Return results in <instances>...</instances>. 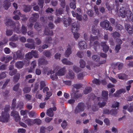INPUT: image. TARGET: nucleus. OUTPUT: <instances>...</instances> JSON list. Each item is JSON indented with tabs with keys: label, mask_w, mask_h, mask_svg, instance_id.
Returning <instances> with one entry per match:
<instances>
[{
	"label": "nucleus",
	"mask_w": 133,
	"mask_h": 133,
	"mask_svg": "<svg viewBox=\"0 0 133 133\" xmlns=\"http://www.w3.org/2000/svg\"><path fill=\"white\" fill-rule=\"evenodd\" d=\"M10 106L8 105H6L4 108L2 110L1 116L0 117V121L4 122L8 121L9 115L8 111L9 110Z\"/></svg>",
	"instance_id": "nucleus-1"
},
{
	"label": "nucleus",
	"mask_w": 133,
	"mask_h": 133,
	"mask_svg": "<svg viewBox=\"0 0 133 133\" xmlns=\"http://www.w3.org/2000/svg\"><path fill=\"white\" fill-rule=\"evenodd\" d=\"M119 12L122 17L124 18L127 16L129 20H131L133 22V16H132L131 12L129 9L122 7L120 9Z\"/></svg>",
	"instance_id": "nucleus-2"
},
{
	"label": "nucleus",
	"mask_w": 133,
	"mask_h": 133,
	"mask_svg": "<svg viewBox=\"0 0 133 133\" xmlns=\"http://www.w3.org/2000/svg\"><path fill=\"white\" fill-rule=\"evenodd\" d=\"M100 26L103 28H105L106 30L111 31L112 30V27L109 25V22L106 20L101 22L100 23Z\"/></svg>",
	"instance_id": "nucleus-3"
},
{
	"label": "nucleus",
	"mask_w": 133,
	"mask_h": 133,
	"mask_svg": "<svg viewBox=\"0 0 133 133\" xmlns=\"http://www.w3.org/2000/svg\"><path fill=\"white\" fill-rule=\"evenodd\" d=\"M98 39L97 36L95 37H92V36H91V37L90 39V46H94V48L95 49V47L99 45V44L97 41H95L93 42V41L97 39Z\"/></svg>",
	"instance_id": "nucleus-4"
},
{
	"label": "nucleus",
	"mask_w": 133,
	"mask_h": 133,
	"mask_svg": "<svg viewBox=\"0 0 133 133\" xmlns=\"http://www.w3.org/2000/svg\"><path fill=\"white\" fill-rule=\"evenodd\" d=\"M84 110V104L83 103H79L75 110V113L77 114L81 111H83Z\"/></svg>",
	"instance_id": "nucleus-5"
},
{
	"label": "nucleus",
	"mask_w": 133,
	"mask_h": 133,
	"mask_svg": "<svg viewBox=\"0 0 133 133\" xmlns=\"http://www.w3.org/2000/svg\"><path fill=\"white\" fill-rule=\"evenodd\" d=\"M102 98L98 97L97 99L99 101H100L101 100L107 101L108 98V91H103L102 92Z\"/></svg>",
	"instance_id": "nucleus-6"
},
{
	"label": "nucleus",
	"mask_w": 133,
	"mask_h": 133,
	"mask_svg": "<svg viewBox=\"0 0 133 133\" xmlns=\"http://www.w3.org/2000/svg\"><path fill=\"white\" fill-rule=\"evenodd\" d=\"M11 116H13L15 121L16 122L19 121L20 118L18 112L16 111H13L11 112Z\"/></svg>",
	"instance_id": "nucleus-7"
},
{
	"label": "nucleus",
	"mask_w": 133,
	"mask_h": 133,
	"mask_svg": "<svg viewBox=\"0 0 133 133\" xmlns=\"http://www.w3.org/2000/svg\"><path fill=\"white\" fill-rule=\"evenodd\" d=\"M92 58L95 61V64L97 66H99L101 64L104 63L105 62V61H103L102 62H100L99 61V58L97 55L92 56Z\"/></svg>",
	"instance_id": "nucleus-8"
},
{
	"label": "nucleus",
	"mask_w": 133,
	"mask_h": 133,
	"mask_svg": "<svg viewBox=\"0 0 133 133\" xmlns=\"http://www.w3.org/2000/svg\"><path fill=\"white\" fill-rule=\"evenodd\" d=\"M27 41L28 42L32 43V44H31L29 43L26 44L25 45V46L31 49H34L35 46L34 40L31 38H29L27 39Z\"/></svg>",
	"instance_id": "nucleus-9"
},
{
	"label": "nucleus",
	"mask_w": 133,
	"mask_h": 133,
	"mask_svg": "<svg viewBox=\"0 0 133 133\" xmlns=\"http://www.w3.org/2000/svg\"><path fill=\"white\" fill-rule=\"evenodd\" d=\"M24 55L20 51L18 50L16 52L14 53L13 58L14 59L16 60L17 58H22Z\"/></svg>",
	"instance_id": "nucleus-10"
},
{
	"label": "nucleus",
	"mask_w": 133,
	"mask_h": 133,
	"mask_svg": "<svg viewBox=\"0 0 133 133\" xmlns=\"http://www.w3.org/2000/svg\"><path fill=\"white\" fill-rule=\"evenodd\" d=\"M79 29V26L76 23H73L71 26V31L73 33H75L77 32Z\"/></svg>",
	"instance_id": "nucleus-11"
},
{
	"label": "nucleus",
	"mask_w": 133,
	"mask_h": 133,
	"mask_svg": "<svg viewBox=\"0 0 133 133\" xmlns=\"http://www.w3.org/2000/svg\"><path fill=\"white\" fill-rule=\"evenodd\" d=\"M22 120L28 125H32L34 124L33 120L29 119L26 116H24Z\"/></svg>",
	"instance_id": "nucleus-12"
},
{
	"label": "nucleus",
	"mask_w": 133,
	"mask_h": 133,
	"mask_svg": "<svg viewBox=\"0 0 133 133\" xmlns=\"http://www.w3.org/2000/svg\"><path fill=\"white\" fill-rule=\"evenodd\" d=\"M125 89H121L116 91L115 93L114 94V96L115 97H118L119 95L122 93H124L125 92Z\"/></svg>",
	"instance_id": "nucleus-13"
},
{
	"label": "nucleus",
	"mask_w": 133,
	"mask_h": 133,
	"mask_svg": "<svg viewBox=\"0 0 133 133\" xmlns=\"http://www.w3.org/2000/svg\"><path fill=\"white\" fill-rule=\"evenodd\" d=\"M12 59V57L7 56L6 57L3 56L2 57L0 58V60L2 62H5V63H7L11 60Z\"/></svg>",
	"instance_id": "nucleus-14"
},
{
	"label": "nucleus",
	"mask_w": 133,
	"mask_h": 133,
	"mask_svg": "<svg viewBox=\"0 0 133 133\" xmlns=\"http://www.w3.org/2000/svg\"><path fill=\"white\" fill-rule=\"evenodd\" d=\"M71 47L70 45H68L67 46L66 50L65 52V56L68 57L71 53Z\"/></svg>",
	"instance_id": "nucleus-15"
},
{
	"label": "nucleus",
	"mask_w": 133,
	"mask_h": 133,
	"mask_svg": "<svg viewBox=\"0 0 133 133\" xmlns=\"http://www.w3.org/2000/svg\"><path fill=\"white\" fill-rule=\"evenodd\" d=\"M66 71V70L65 68H62L59 70L57 74L58 76H62L65 74Z\"/></svg>",
	"instance_id": "nucleus-16"
},
{
	"label": "nucleus",
	"mask_w": 133,
	"mask_h": 133,
	"mask_svg": "<svg viewBox=\"0 0 133 133\" xmlns=\"http://www.w3.org/2000/svg\"><path fill=\"white\" fill-rule=\"evenodd\" d=\"M79 47L82 49H85L87 48V46L85 42L83 41H81L78 43Z\"/></svg>",
	"instance_id": "nucleus-17"
},
{
	"label": "nucleus",
	"mask_w": 133,
	"mask_h": 133,
	"mask_svg": "<svg viewBox=\"0 0 133 133\" xmlns=\"http://www.w3.org/2000/svg\"><path fill=\"white\" fill-rule=\"evenodd\" d=\"M71 19L69 18L68 19L64 18L63 19V24L65 26H68L71 22Z\"/></svg>",
	"instance_id": "nucleus-18"
},
{
	"label": "nucleus",
	"mask_w": 133,
	"mask_h": 133,
	"mask_svg": "<svg viewBox=\"0 0 133 133\" xmlns=\"http://www.w3.org/2000/svg\"><path fill=\"white\" fill-rule=\"evenodd\" d=\"M11 3L8 0H6L4 2L3 6L4 9L7 10L8 9L11 5Z\"/></svg>",
	"instance_id": "nucleus-19"
},
{
	"label": "nucleus",
	"mask_w": 133,
	"mask_h": 133,
	"mask_svg": "<svg viewBox=\"0 0 133 133\" xmlns=\"http://www.w3.org/2000/svg\"><path fill=\"white\" fill-rule=\"evenodd\" d=\"M91 32L95 35H97L99 36V33L98 32V30L96 26H93L91 29Z\"/></svg>",
	"instance_id": "nucleus-20"
},
{
	"label": "nucleus",
	"mask_w": 133,
	"mask_h": 133,
	"mask_svg": "<svg viewBox=\"0 0 133 133\" xmlns=\"http://www.w3.org/2000/svg\"><path fill=\"white\" fill-rule=\"evenodd\" d=\"M36 62L35 61H33L31 64V67L30 69L28 70V72H31L33 71L34 69L36 67Z\"/></svg>",
	"instance_id": "nucleus-21"
},
{
	"label": "nucleus",
	"mask_w": 133,
	"mask_h": 133,
	"mask_svg": "<svg viewBox=\"0 0 133 133\" xmlns=\"http://www.w3.org/2000/svg\"><path fill=\"white\" fill-rule=\"evenodd\" d=\"M46 114L50 117H52L54 116V113L51 108H50L47 110Z\"/></svg>",
	"instance_id": "nucleus-22"
},
{
	"label": "nucleus",
	"mask_w": 133,
	"mask_h": 133,
	"mask_svg": "<svg viewBox=\"0 0 133 133\" xmlns=\"http://www.w3.org/2000/svg\"><path fill=\"white\" fill-rule=\"evenodd\" d=\"M23 7V10L25 12H29L32 8V7L30 5H24Z\"/></svg>",
	"instance_id": "nucleus-23"
},
{
	"label": "nucleus",
	"mask_w": 133,
	"mask_h": 133,
	"mask_svg": "<svg viewBox=\"0 0 133 133\" xmlns=\"http://www.w3.org/2000/svg\"><path fill=\"white\" fill-rule=\"evenodd\" d=\"M125 28L128 32L131 33L133 31V26H130L129 24H127L125 25Z\"/></svg>",
	"instance_id": "nucleus-24"
},
{
	"label": "nucleus",
	"mask_w": 133,
	"mask_h": 133,
	"mask_svg": "<svg viewBox=\"0 0 133 133\" xmlns=\"http://www.w3.org/2000/svg\"><path fill=\"white\" fill-rule=\"evenodd\" d=\"M101 45L103 47V50L104 52H106L108 51L109 47L106 45L105 42H102Z\"/></svg>",
	"instance_id": "nucleus-25"
},
{
	"label": "nucleus",
	"mask_w": 133,
	"mask_h": 133,
	"mask_svg": "<svg viewBox=\"0 0 133 133\" xmlns=\"http://www.w3.org/2000/svg\"><path fill=\"white\" fill-rule=\"evenodd\" d=\"M75 77L74 73L72 71H69L68 74L67 75L66 77L69 79H73Z\"/></svg>",
	"instance_id": "nucleus-26"
},
{
	"label": "nucleus",
	"mask_w": 133,
	"mask_h": 133,
	"mask_svg": "<svg viewBox=\"0 0 133 133\" xmlns=\"http://www.w3.org/2000/svg\"><path fill=\"white\" fill-rule=\"evenodd\" d=\"M62 62L63 64L66 65H71L72 64V63L69 61L67 60L66 59L64 58L62 60Z\"/></svg>",
	"instance_id": "nucleus-27"
},
{
	"label": "nucleus",
	"mask_w": 133,
	"mask_h": 133,
	"mask_svg": "<svg viewBox=\"0 0 133 133\" xmlns=\"http://www.w3.org/2000/svg\"><path fill=\"white\" fill-rule=\"evenodd\" d=\"M44 33L45 35L49 36L52 35L53 33L52 31H50L48 28H46L44 30Z\"/></svg>",
	"instance_id": "nucleus-28"
},
{
	"label": "nucleus",
	"mask_w": 133,
	"mask_h": 133,
	"mask_svg": "<svg viewBox=\"0 0 133 133\" xmlns=\"http://www.w3.org/2000/svg\"><path fill=\"white\" fill-rule=\"evenodd\" d=\"M33 17L30 18V20H32V21H36V19L39 17V15L37 13H35L32 14Z\"/></svg>",
	"instance_id": "nucleus-29"
},
{
	"label": "nucleus",
	"mask_w": 133,
	"mask_h": 133,
	"mask_svg": "<svg viewBox=\"0 0 133 133\" xmlns=\"http://www.w3.org/2000/svg\"><path fill=\"white\" fill-rule=\"evenodd\" d=\"M35 28L37 31H40L41 29L40 24L37 22L36 23L35 25Z\"/></svg>",
	"instance_id": "nucleus-30"
},
{
	"label": "nucleus",
	"mask_w": 133,
	"mask_h": 133,
	"mask_svg": "<svg viewBox=\"0 0 133 133\" xmlns=\"http://www.w3.org/2000/svg\"><path fill=\"white\" fill-rule=\"evenodd\" d=\"M23 65V63L22 62L20 61L16 62L15 64L16 66L18 68H22Z\"/></svg>",
	"instance_id": "nucleus-31"
},
{
	"label": "nucleus",
	"mask_w": 133,
	"mask_h": 133,
	"mask_svg": "<svg viewBox=\"0 0 133 133\" xmlns=\"http://www.w3.org/2000/svg\"><path fill=\"white\" fill-rule=\"evenodd\" d=\"M91 89H92L90 87H86L83 91V93L85 94H87L91 91Z\"/></svg>",
	"instance_id": "nucleus-32"
},
{
	"label": "nucleus",
	"mask_w": 133,
	"mask_h": 133,
	"mask_svg": "<svg viewBox=\"0 0 133 133\" xmlns=\"http://www.w3.org/2000/svg\"><path fill=\"white\" fill-rule=\"evenodd\" d=\"M118 78L120 79H124L127 78V76L124 74H120L118 75Z\"/></svg>",
	"instance_id": "nucleus-33"
},
{
	"label": "nucleus",
	"mask_w": 133,
	"mask_h": 133,
	"mask_svg": "<svg viewBox=\"0 0 133 133\" xmlns=\"http://www.w3.org/2000/svg\"><path fill=\"white\" fill-rule=\"evenodd\" d=\"M102 101V102H98V105L100 107H104L106 104V102L107 101H105L101 100L100 101Z\"/></svg>",
	"instance_id": "nucleus-34"
},
{
	"label": "nucleus",
	"mask_w": 133,
	"mask_h": 133,
	"mask_svg": "<svg viewBox=\"0 0 133 133\" xmlns=\"http://www.w3.org/2000/svg\"><path fill=\"white\" fill-rule=\"evenodd\" d=\"M47 63V61L44 59H40L38 61L39 66L40 64L44 65L46 64Z\"/></svg>",
	"instance_id": "nucleus-35"
},
{
	"label": "nucleus",
	"mask_w": 133,
	"mask_h": 133,
	"mask_svg": "<svg viewBox=\"0 0 133 133\" xmlns=\"http://www.w3.org/2000/svg\"><path fill=\"white\" fill-rule=\"evenodd\" d=\"M41 120L39 119L36 118L33 120V123L38 125L40 124L41 123Z\"/></svg>",
	"instance_id": "nucleus-36"
},
{
	"label": "nucleus",
	"mask_w": 133,
	"mask_h": 133,
	"mask_svg": "<svg viewBox=\"0 0 133 133\" xmlns=\"http://www.w3.org/2000/svg\"><path fill=\"white\" fill-rule=\"evenodd\" d=\"M80 66L81 68H84L85 65V63L83 59H81L79 61Z\"/></svg>",
	"instance_id": "nucleus-37"
},
{
	"label": "nucleus",
	"mask_w": 133,
	"mask_h": 133,
	"mask_svg": "<svg viewBox=\"0 0 133 133\" xmlns=\"http://www.w3.org/2000/svg\"><path fill=\"white\" fill-rule=\"evenodd\" d=\"M31 90V88L30 87H25L23 89L24 93H29Z\"/></svg>",
	"instance_id": "nucleus-38"
},
{
	"label": "nucleus",
	"mask_w": 133,
	"mask_h": 133,
	"mask_svg": "<svg viewBox=\"0 0 133 133\" xmlns=\"http://www.w3.org/2000/svg\"><path fill=\"white\" fill-rule=\"evenodd\" d=\"M18 39V37L16 35L12 36L11 38L9 39V40L11 41H16Z\"/></svg>",
	"instance_id": "nucleus-39"
},
{
	"label": "nucleus",
	"mask_w": 133,
	"mask_h": 133,
	"mask_svg": "<svg viewBox=\"0 0 133 133\" xmlns=\"http://www.w3.org/2000/svg\"><path fill=\"white\" fill-rule=\"evenodd\" d=\"M20 74H17L14 77V80L15 82H17L19 79Z\"/></svg>",
	"instance_id": "nucleus-40"
},
{
	"label": "nucleus",
	"mask_w": 133,
	"mask_h": 133,
	"mask_svg": "<svg viewBox=\"0 0 133 133\" xmlns=\"http://www.w3.org/2000/svg\"><path fill=\"white\" fill-rule=\"evenodd\" d=\"M16 25V27L14 29L15 30L17 33H19L21 32V31L19 30V25L18 24H17Z\"/></svg>",
	"instance_id": "nucleus-41"
},
{
	"label": "nucleus",
	"mask_w": 133,
	"mask_h": 133,
	"mask_svg": "<svg viewBox=\"0 0 133 133\" xmlns=\"http://www.w3.org/2000/svg\"><path fill=\"white\" fill-rule=\"evenodd\" d=\"M26 58L27 59H30L32 58L33 56L31 52H29L26 55Z\"/></svg>",
	"instance_id": "nucleus-42"
},
{
	"label": "nucleus",
	"mask_w": 133,
	"mask_h": 133,
	"mask_svg": "<svg viewBox=\"0 0 133 133\" xmlns=\"http://www.w3.org/2000/svg\"><path fill=\"white\" fill-rule=\"evenodd\" d=\"M43 54L46 57H49L51 56V54L50 52L49 51H45L43 52Z\"/></svg>",
	"instance_id": "nucleus-43"
},
{
	"label": "nucleus",
	"mask_w": 133,
	"mask_h": 133,
	"mask_svg": "<svg viewBox=\"0 0 133 133\" xmlns=\"http://www.w3.org/2000/svg\"><path fill=\"white\" fill-rule=\"evenodd\" d=\"M32 56H34L35 58H37L38 57V54L37 51L35 50H32L31 52Z\"/></svg>",
	"instance_id": "nucleus-44"
},
{
	"label": "nucleus",
	"mask_w": 133,
	"mask_h": 133,
	"mask_svg": "<svg viewBox=\"0 0 133 133\" xmlns=\"http://www.w3.org/2000/svg\"><path fill=\"white\" fill-rule=\"evenodd\" d=\"M63 10L62 8H60L56 10V14L58 15L59 14H61L63 13Z\"/></svg>",
	"instance_id": "nucleus-45"
},
{
	"label": "nucleus",
	"mask_w": 133,
	"mask_h": 133,
	"mask_svg": "<svg viewBox=\"0 0 133 133\" xmlns=\"http://www.w3.org/2000/svg\"><path fill=\"white\" fill-rule=\"evenodd\" d=\"M12 23V22L11 19H7L5 20V24L6 25H11Z\"/></svg>",
	"instance_id": "nucleus-46"
},
{
	"label": "nucleus",
	"mask_w": 133,
	"mask_h": 133,
	"mask_svg": "<svg viewBox=\"0 0 133 133\" xmlns=\"http://www.w3.org/2000/svg\"><path fill=\"white\" fill-rule=\"evenodd\" d=\"M44 0H39L38 4L39 5L41 8H43V4L44 3Z\"/></svg>",
	"instance_id": "nucleus-47"
},
{
	"label": "nucleus",
	"mask_w": 133,
	"mask_h": 133,
	"mask_svg": "<svg viewBox=\"0 0 133 133\" xmlns=\"http://www.w3.org/2000/svg\"><path fill=\"white\" fill-rule=\"evenodd\" d=\"M116 65L118 66V70L121 69L123 66V64L122 63L119 62L117 63Z\"/></svg>",
	"instance_id": "nucleus-48"
},
{
	"label": "nucleus",
	"mask_w": 133,
	"mask_h": 133,
	"mask_svg": "<svg viewBox=\"0 0 133 133\" xmlns=\"http://www.w3.org/2000/svg\"><path fill=\"white\" fill-rule=\"evenodd\" d=\"M27 30L26 29L25 27L23 25L22 27V29L21 30V32L22 34L25 35L26 33Z\"/></svg>",
	"instance_id": "nucleus-49"
},
{
	"label": "nucleus",
	"mask_w": 133,
	"mask_h": 133,
	"mask_svg": "<svg viewBox=\"0 0 133 133\" xmlns=\"http://www.w3.org/2000/svg\"><path fill=\"white\" fill-rule=\"evenodd\" d=\"M36 112L34 111H31L29 114V116L31 117L34 116L36 115Z\"/></svg>",
	"instance_id": "nucleus-50"
},
{
	"label": "nucleus",
	"mask_w": 133,
	"mask_h": 133,
	"mask_svg": "<svg viewBox=\"0 0 133 133\" xmlns=\"http://www.w3.org/2000/svg\"><path fill=\"white\" fill-rule=\"evenodd\" d=\"M12 34V31L10 30H7L6 31V34L8 36L11 35Z\"/></svg>",
	"instance_id": "nucleus-51"
},
{
	"label": "nucleus",
	"mask_w": 133,
	"mask_h": 133,
	"mask_svg": "<svg viewBox=\"0 0 133 133\" xmlns=\"http://www.w3.org/2000/svg\"><path fill=\"white\" fill-rule=\"evenodd\" d=\"M104 123L107 125H109L110 124L109 120L107 118H105L104 120Z\"/></svg>",
	"instance_id": "nucleus-52"
},
{
	"label": "nucleus",
	"mask_w": 133,
	"mask_h": 133,
	"mask_svg": "<svg viewBox=\"0 0 133 133\" xmlns=\"http://www.w3.org/2000/svg\"><path fill=\"white\" fill-rule=\"evenodd\" d=\"M6 76L5 72H2L0 74V79L5 78Z\"/></svg>",
	"instance_id": "nucleus-53"
},
{
	"label": "nucleus",
	"mask_w": 133,
	"mask_h": 133,
	"mask_svg": "<svg viewBox=\"0 0 133 133\" xmlns=\"http://www.w3.org/2000/svg\"><path fill=\"white\" fill-rule=\"evenodd\" d=\"M92 82L93 83L97 85L101 83V82L96 79H95Z\"/></svg>",
	"instance_id": "nucleus-54"
},
{
	"label": "nucleus",
	"mask_w": 133,
	"mask_h": 133,
	"mask_svg": "<svg viewBox=\"0 0 133 133\" xmlns=\"http://www.w3.org/2000/svg\"><path fill=\"white\" fill-rule=\"evenodd\" d=\"M19 86V84H18L14 85L13 87V90L15 91H17L18 90Z\"/></svg>",
	"instance_id": "nucleus-55"
},
{
	"label": "nucleus",
	"mask_w": 133,
	"mask_h": 133,
	"mask_svg": "<svg viewBox=\"0 0 133 133\" xmlns=\"http://www.w3.org/2000/svg\"><path fill=\"white\" fill-rule=\"evenodd\" d=\"M119 103L116 102L113 104L112 105V107L114 108L118 107L119 105Z\"/></svg>",
	"instance_id": "nucleus-56"
},
{
	"label": "nucleus",
	"mask_w": 133,
	"mask_h": 133,
	"mask_svg": "<svg viewBox=\"0 0 133 133\" xmlns=\"http://www.w3.org/2000/svg\"><path fill=\"white\" fill-rule=\"evenodd\" d=\"M51 78L52 79L54 80H56L58 78L57 75L56 74L51 75Z\"/></svg>",
	"instance_id": "nucleus-57"
},
{
	"label": "nucleus",
	"mask_w": 133,
	"mask_h": 133,
	"mask_svg": "<svg viewBox=\"0 0 133 133\" xmlns=\"http://www.w3.org/2000/svg\"><path fill=\"white\" fill-rule=\"evenodd\" d=\"M42 95L40 93H39L38 92V91L36 93V98L40 99L42 98Z\"/></svg>",
	"instance_id": "nucleus-58"
},
{
	"label": "nucleus",
	"mask_w": 133,
	"mask_h": 133,
	"mask_svg": "<svg viewBox=\"0 0 133 133\" xmlns=\"http://www.w3.org/2000/svg\"><path fill=\"white\" fill-rule=\"evenodd\" d=\"M73 70L76 72H78L81 71V69L76 66H73Z\"/></svg>",
	"instance_id": "nucleus-59"
},
{
	"label": "nucleus",
	"mask_w": 133,
	"mask_h": 133,
	"mask_svg": "<svg viewBox=\"0 0 133 133\" xmlns=\"http://www.w3.org/2000/svg\"><path fill=\"white\" fill-rule=\"evenodd\" d=\"M87 14L90 16H92L94 15V13L93 11L90 10H88L87 11Z\"/></svg>",
	"instance_id": "nucleus-60"
},
{
	"label": "nucleus",
	"mask_w": 133,
	"mask_h": 133,
	"mask_svg": "<svg viewBox=\"0 0 133 133\" xmlns=\"http://www.w3.org/2000/svg\"><path fill=\"white\" fill-rule=\"evenodd\" d=\"M45 86V84L44 82L41 81L40 83V90H42L43 88Z\"/></svg>",
	"instance_id": "nucleus-61"
},
{
	"label": "nucleus",
	"mask_w": 133,
	"mask_h": 133,
	"mask_svg": "<svg viewBox=\"0 0 133 133\" xmlns=\"http://www.w3.org/2000/svg\"><path fill=\"white\" fill-rule=\"evenodd\" d=\"M17 72V70H16L15 69L13 70H12L10 71L9 72V74L11 76H12L14 75Z\"/></svg>",
	"instance_id": "nucleus-62"
},
{
	"label": "nucleus",
	"mask_w": 133,
	"mask_h": 133,
	"mask_svg": "<svg viewBox=\"0 0 133 133\" xmlns=\"http://www.w3.org/2000/svg\"><path fill=\"white\" fill-rule=\"evenodd\" d=\"M117 112V110L116 109L112 110L110 111V114L112 115H114L116 114Z\"/></svg>",
	"instance_id": "nucleus-63"
},
{
	"label": "nucleus",
	"mask_w": 133,
	"mask_h": 133,
	"mask_svg": "<svg viewBox=\"0 0 133 133\" xmlns=\"http://www.w3.org/2000/svg\"><path fill=\"white\" fill-rule=\"evenodd\" d=\"M95 121L96 123L101 125H102L103 123V121L97 119H95Z\"/></svg>",
	"instance_id": "nucleus-64"
}]
</instances>
